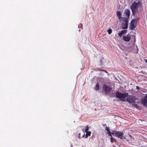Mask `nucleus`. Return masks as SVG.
<instances>
[{
	"label": "nucleus",
	"instance_id": "f257e3e1",
	"mask_svg": "<svg viewBox=\"0 0 147 147\" xmlns=\"http://www.w3.org/2000/svg\"><path fill=\"white\" fill-rule=\"evenodd\" d=\"M115 96L116 98H119L122 101H124V99L127 97V101L130 103H136L135 101L137 99L135 96L128 95V93H122L118 91L116 92Z\"/></svg>",
	"mask_w": 147,
	"mask_h": 147
},
{
	"label": "nucleus",
	"instance_id": "f03ea898",
	"mask_svg": "<svg viewBox=\"0 0 147 147\" xmlns=\"http://www.w3.org/2000/svg\"><path fill=\"white\" fill-rule=\"evenodd\" d=\"M112 134L114 136H116L118 138L121 139H124V137L123 136L124 134L122 132L117 131H113L112 132Z\"/></svg>",
	"mask_w": 147,
	"mask_h": 147
},
{
	"label": "nucleus",
	"instance_id": "7ed1b4c3",
	"mask_svg": "<svg viewBox=\"0 0 147 147\" xmlns=\"http://www.w3.org/2000/svg\"><path fill=\"white\" fill-rule=\"evenodd\" d=\"M138 6L137 5L136 2H134L131 5L130 8L133 13L136 12V10L138 8Z\"/></svg>",
	"mask_w": 147,
	"mask_h": 147
},
{
	"label": "nucleus",
	"instance_id": "20e7f679",
	"mask_svg": "<svg viewBox=\"0 0 147 147\" xmlns=\"http://www.w3.org/2000/svg\"><path fill=\"white\" fill-rule=\"evenodd\" d=\"M103 89L105 93L110 92L112 90L111 88L105 84L103 85Z\"/></svg>",
	"mask_w": 147,
	"mask_h": 147
},
{
	"label": "nucleus",
	"instance_id": "39448f33",
	"mask_svg": "<svg viewBox=\"0 0 147 147\" xmlns=\"http://www.w3.org/2000/svg\"><path fill=\"white\" fill-rule=\"evenodd\" d=\"M123 22H124L122 24V28L123 29H126L128 28V21L126 19H124Z\"/></svg>",
	"mask_w": 147,
	"mask_h": 147
},
{
	"label": "nucleus",
	"instance_id": "423d86ee",
	"mask_svg": "<svg viewBox=\"0 0 147 147\" xmlns=\"http://www.w3.org/2000/svg\"><path fill=\"white\" fill-rule=\"evenodd\" d=\"M107 63V62L106 61V59L105 58L102 57L101 59H100V66H104Z\"/></svg>",
	"mask_w": 147,
	"mask_h": 147
},
{
	"label": "nucleus",
	"instance_id": "0eeeda50",
	"mask_svg": "<svg viewBox=\"0 0 147 147\" xmlns=\"http://www.w3.org/2000/svg\"><path fill=\"white\" fill-rule=\"evenodd\" d=\"M135 21L134 20H133L131 22L130 28L131 30H134L136 27V25H135Z\"/></svg>",
	"mask_w": 147,
	"mask_h": 147
},
{
	"label": "nucleus",
	"instance_id": "6e6552de",
	"mask_svg": "<svg viewBox=\"0 0 147 147\" xmlns=\"http://www.w3.org/2000/svg\"><path fill=\"white\" fill-rule=\"evenodd\" d=\"M131 39L130 36L129 34L127 35L126 36H124L123 37V40L126 42L129 41Z\"/></svg>",
	"mask_w": 147,
	"mask_h": 147
},
{
	"label": "nucleus",
	"instance_id": "1a4fd4ad",
	"mask_svg": "<svg viewBox=\"0 0 147 147\" xmlns=\"http://www.w3.org/2000/svg\"><path fill=\"white\" fill-rule=\"evenodd\" d=\"M141 103L145 106L147 107V95H146L144 98L142 100Z\"/></svg>",
	"mask_w": 147,
	"mask_h": 147
},
{
	"label": "nucleus",
	"instance_id": "9d476101",
	"mask_svg": "<svg viewBox=\"0 0 147 147\" xmlns=\"http://www.w3.org/2000/svg\"><path fill=\"white\" fill-rule=\"evenodd\" d=\"M127 32V30H124L121 31L120 32H119L118 34V35L120 37H121L122 36V35L123 34H126Z\"/></svg>",
	"mask_w": 147,
	"mask_h": 147
},
{
	"label": "nucleus",
	"instance_id": "9b49d317",
	"mask_svg": "<svg viewBox=\"0 0 147 147\" xmlns=\"http://www.w3.org/2000/svg\"><path fill=\"white\" fill-rule=\"evenodd\" d=\"M117 17L119 20L121 18L122 13L120 11H117Z\"/></svg>",
	"mask_w": 147,
	"mask_h": 147
},
{
	"label": "nucleus",
	"instance_id": "f8f14e48",
	"mask_svg": "<svg viewBox=\"0 0 147 147\" xmlns=\"http://www.w3.org/2000/svg\"><path fill=\"white\" fill-rule=\"evenodd\" d=\"M125 15L127 16V17L129 18L130 15V11L129 9H127L125 11Z\"/></svg>",
	"mask_w": 147,
	"mask_h": 147
},
{
	"label": "nucleus",
	"instance_id": "ddd939ff",
	"mask_svg": "<svg viewBox=\"0 0 147 147\" xmlns=\"http://www.w3.org/2000/svg\"><path fill=\"white\" fill-rule=\"evenodd\" d=\"M99 89V86L98 83H97L94 87V90L98 91Z\"/></svg>",
	"mask_w": 147,
	"mask_h": 147
},
{
	"label": "nucleus",
	"instance_id": "4468645a",
	"mask_svg": "<svg viewBox=\"0 0 147 147\" xmlns=\"http://www.w3.org/2000/svg\"><path fill=\"white\" fill-rule=\"evenodd\" d=\"M111 142L112 143L114 142H116L117 140L115 138L112 137L111 138Z\"/></svg>",
	"mask_w": 147,
	"mask_h": 147
},
{
	"label": "nucleus",
	"instance_id": "2eb2a0df",
	"mask_svg": "<svg viewBox=\"0 0 147 147\" xmlns=\"http://www.w3.org/2000/svg\"><path fill=\"white\" fill-rule=\"evenodd\" d=\"M136 3L137 6H138V7L142 5L141 2L140 1H138L137 3L136 2Z\"/></svg>",
	"mask_w": 147,
	"mask_h": 147
},
{
	"label": "nucleus",
	"instance_id": "dca6fc26",
	"mask_svg": "<svg viewBox=\"0 0 147 147\" xmlns=\"http://www.w3.org/2000/svg\"><path fill=\"white\" fill-rule=\"evenodd\" d=\"M133 103V104H132V105L134 107H136V108H138V105L136 103H136Z\"/></svg>",
	"mask_w": 147,
	"mask_h": 147
},
{
	"label": "nucleus",
	"instance_id": "f3484780",
	"mask_svg": "<svg viewBox=\"0 0 147 147\" xmlns=\"http://www.w3.org/2000/svg\"><path fill=\"white\" fill-rule=\"evenodd\" d=\"M112 30L111 29H109L107 30V32L109 34H111L112 32Z\"/></svg>",
	"mask_w": 147,
	"mask_h": 147
},
{
	"label": "nucleus",
	"instance_id": "a211bd4d",
	"mask_svg": "<svg viewBox=\"0 0 147 147\" xmlns=\"http://www.w3.org/2000/svg\"><path fill=\"white\" fill-rule=\"evenodd\" d=\"M89 129V127L88 126H87L86 127V129L85 130V131L86 132H87Z\"/></svg>",
	"mask_w": 147,
	"mask_h": 147
},
{
	"label": "nucleus",
	"instance_id": "6ab92c4d",
	"mask_svg": "<svg viewBox=\"0 0 147 147\" xmlns=\"http://www.w3.org/2000/svg\"><path fill=\"white\" fill-rule=\"evenodd\" d=\"M86 134L88 136H90L91 135V132L90 131H88L87 132H86Z\"/></svg>",
	"mask_w": 147,
	"mask_h": 147
},
{
	"label": "nucleus",
	"instance_id": "aec40b11",
	"mask_svg": "<svg viewBox=\"0 0 147 147\" xmlns=\"http://www.w3.org/2000/svg\"><path fill=\"white\" fill-rule=\"evenodd\" d=\"M112 133L110 132V133H108V135L109 136H111V137H112V135H111Z\"/></svg>",
	"mask_w": 147,
	"mask_h": 147
},
{
	"label": "nucleus",
	"instance_id": "412c9836",
	"mask_svg": "<svg viewBox=\"0 0 147 147\" xmlns=\"http://www.w3.org/2000/svg\"><path fill=\"white\" fill-rule=\"evenodd\" d=\"M105 129L106 130L108 131L109 129V128L107 126H106L105 127Z\"/></svg>",
	"mask_w": 147,
	"mask_h": 147
},
{
	"label": "nucleus",
	"instance_id": "4be33fe9",
	"mask_svg": "<svg viewBox=\"0 0 147 147\" xmlns=\"http://www.w3.org/2000/svg\"><path fill=\"white\" fill-rule=\"evenodd\" d=\"M96 69L100 71H103V70L102 69Z\"/></svg>",
	"mask_w": 147,
	"mask_h": 147
},
{
	"label": "nucleus",
	"instance_id": "5701e85b",
	"mask_svg": "<svg viewBox=\"0 0 147 147\" xmlns=\"http://www.w3.org/2000/svg\"><path fill=\"white\" fill-rule=\"evenodd\" d=\"M136 88L137 90H139L140 89V88L138 86H136Z\"/></svg>",
	"mask_w": 147,
	"mask_h": 147
},
{
	"label": "nucleus",
	"instance_id": "b1692460",
	"mask_svg": "<svg viewBox=\"0 0 147 147\" xmlns=\"http://www.w3.org/2000/svg\"><path fill=\"white\" fill-rule=\"evenodd\" d=\"M103 71L106 72L107 73H108L107 71H106V70H103Z\"/></svg>",
	"mask_w": 147,
	"mask_h": 147
},
{
	"label": "nucleus",
	"instance_id": "393cba45",
	"mask_svg": "<svg viewBox=\"0 0 147 147\" xmlns=\"http://www.w3.org/2000/svg\"><path fill=\"white\" fill-rule=\"evenodd\" d=\"M88 136L86 134L85 135V138H88Z\"/></svg>",
	"mask_w": 147,
	"mask_h": 147
},
{
	"label": "nucleus",
	"instance_id": "a878e982",
	"mask_svg": "<svg viewBox=\"0 0 147 147\" xmlns=\"http://www.w3.org/2000/svg\"><path fill=\"white\" fill-rule=\"evenodd\" d=\"M132 37H134V40H135V39H135V36H134V35H132Z\"/></svg>",
	"mask_w": 147,
	"mask_h": 147
},
{
	"label": "nucleus",
	"instance_id": "bb28decb",
	"mask_svg": "<svg viewBox=\"0 0 147 147\" xmlns=\"http://www.w3.org/2000/svg\"><path fill=\"white\" fill-rule=\"evenodd\" d=\"M107 132H108V133H110V131L109 130V129L108 131H107Z\"/></svg>",
	"mask_w": 147,
	"mask_h": 147
},
{
	"label": "nucleus",
	"instance_id": "cd10ccee",
	"mask_svg": "<svg viewBox=\"0 0 147 147\" xmlns=\"http://www.w3.org/2000/svg\"><path fill=\"white\" fill-rule=\"evenodd\" d=\"M145 61L147 63V60H145Z\"/></svg>",
	"mask_w": 147,
	"mask_h": 147
}]
</instances>
